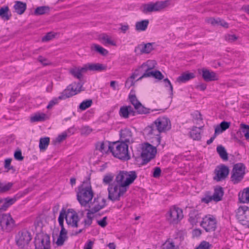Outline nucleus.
<instances>
[{
  "label": "nucleus",
  "instance_id": "nucleus-50",
  "mask_svg": "<svg viewBox=\"0 0 249 249\" xmlns=\"http://www.w3.org/2000/svg\"><path fill=\"white\" fill-rule=\"evenodd\" d=\"M162 249H176L174 243L172 242L166 241L162 245Z\"/></svg>",
  "mask_w": 249,
  "mask_h": 249
},
{
  "label": "nucleus",
  "instance_id": "nucleus-2",
  "mask_svg": "<svg viewBox=\"0 0 249 249\" xmlns=\"http://www.w3.org/2000/svg\"><path fill=\"white\" fill-rule=\"evenodd\" d=\"M156 62L154 60H148L145 63H143L137 70L139 73H142V76L138 80H141L143 78L153 77L155 79L159 80H162L164 78L163 74L159 71H152V70L155 68Z\"/></svg>",
  "mask_w": 249,
  "mask_h": 249
},
{
  "label": "nucleus",
  "instance_id": "nucleus-39",
  "mask_svg": "<svg viewBox=\"0 0 249 249\" xmlns=\"http://www.w3.org/2000/svg\"><path fill=\"white\" fill-rule=\"evenodd\" d=\"M216 150L223 160H228V153L223 146L221 145L218 146L216 148Z\"/></svg>",
  "mask_w": 249,
  "mask_h": 249
},
{
  "label": "nucleus",
  "instance_id": "nucleus-5",
  "mask_svg": "<svg viewBox=\"0 0 249 249\" xmlns=\"http://www.w3.org/2000/svg\"><path fill=\"white\" fill-rule=\"evenodd\" d=\"M169 5V0L149 2L142 5V12L144 14L160 12L168 7Z\"/></svg>",
  "mask_w": 249,
  "mask_h": 249
},
{
  "label": "nucleus",
  "instance_id": "nucleus-11",
  "mask_svg": "<svg viewBox=\"0 0 249 249\" xmlns=\"http://www.w3.org/2000/svg\"><path fill=\"white\" fill-rule=\"evenodd\" d=\"M246 167L242 163L235 164L232 170L231 180L234 184L240 182L245 174Z\"/></svg>",
  "mask_w": 249,
  "mask_h": 249
},
{
  "label": "nucleus",
  "instance_id": "nucleus-1",
  "mask_svg": "<svg viewBox=\"0 0 249 249\" xmlns=\"http://www.w3.org/2000/svg\"><path fill=\"white\" fill-rule=\"evenodd\" d=\"M135 171H122L116 175L114 181L108 185V198L112 201H118L137 178Z\"/></svg>",
  "mask_w": 249,
  "mask_h": 249
},
{
  "label": "nucleus",
  "instance_id": "nucleus-45",
  "mask_svg": "<svg viewBox=\"0 0 249 249\" xmlns=\"http://www.w3.org/2000/svg\"><path fill=\"white\" fill-rule=\"evenodd\" d=\"M92 103L91 100H87L83 101L79 106V108L82 110H84L90 107Z\"/></svg>",
  "mask_w": 249,
  "mask_h": 249
},
{
  "label": "nucleus",
  "instance_id": "nucleus-51",
  "mask_svg": "<svg viewBox=\"0 0 249 249\" xmlns=\"http://www.w3.org/2000/svg\"><path fill=\"white\" fill-rule=\"evenodd\" d=\"M37 60L43 66H48L51 64V62L50 61L42 56H39L37 58Z\"/></svg>",
  "mask_w": 249,
  "mask_h": 249
},
{
  "label": "nucleus",
  "instance_id": "nucleus-48",
  "mask_svg": "<svg viewBox=\"0 0 249 249\" xmlns=\"http://www.w3.org/2000/svg\"><path fill=\"white\" fill-rule=\"evenodd\" d=\"M212 200H213L212 196L210 195L209 192L207 193L205 195V196L201 198V201L202 202H204L206 204L209 203Z\"/></svg>",
  "mask_w": 249,
  "mask_h": 249
},
{
  "label": "nucleus",
  "instance_id": "nucleus-33",
  "mask_svg": "<svg viewBox=\"0 0 249 249\" xmlns=\"http://www.w3.org/2000/svg\"><path fill=\"white\" fill-rule=\"evenodd\" d=\"M17 200V198L16 197L13 198H9L7 197L3 199V201L4 202L1 206L0 210L2 211H5L6 209L13 204H14Z\"/></svg>",
  "mask_w": 249,
  "mask_h": 249
},
{
  "label": "nucleus",
  "instance_id": "nucleus-19",
  "mask_svg": "<svg viewBox=\"0 0 249 249\" xmlns=\"http://www.w3.org/2000/svg\"><path fill=\"white\" fill-rule=\"evenodd\" d=\"M215 176L213 179L217 181H220L227 178L229 173V169L227 166L222 165L215 169Z\"/></svg>",
  "mask_w": 249,
  "mask_h": 249
},
{
  "label": "nucleus",
  "instance_id": "nucleus-3",
  "mask_svg": "<svg viewBox=\"0 0 249 249\" xmlns=\"http://www.w3.org/2000/svg\"><path fill=\"white\" fill-rule=\"evenodd\" d=\"M108 149L114 157L121 160L127 161L131 158L128 152V145L124 142H113L108 146Z\"/></svg>",
  "mask_w": 249,
  "mask_h": 249
},
{
  "label": "nucleus",
  "instance_id": "nucleus-63",
  "mask_svg": "<svg viewBox=\"0 0 249 249\" xmlns=\"http://www.w3.org/2000/svg\"><path fill=\"white\" fill-rule=\"evenodd\" d=\"M134 83L132 80L127 79L125 82V86L127 88H130V87L134 85Z\"/></svg>",
  "mask_w": 249,
  "mask_h": 249
},
{
  "label": "nucleus",
  "instance_id": "nucleus-62",
  "mask_svg": "<svg viewBox=\"0 0 249 249\" xmlns=\"http://www.w3.org/2000/svg\"><path fill=\"white\" fill-rule=\"evenodd\" d=\"M66 237L59 235L56 241L57 245L58 246H62L64 244Z\"/></svg>",
  "mask_w": 249,
  "mask_h": 249
},
{
  "label": "nucleus",
  "instance_id": "nucleus-25",
  "mask_svg": "<svg viewBox=\"0 0 249 249\" xmlns=\"http://www.w3.org/2000/svg\"><path fill=\"white\" fill-rule=\"evenodd\" d=\"M224 195L223 188L220 186H217L215 188L214 193L212 195L213 200L215 202H218L222 200Z\"/></svg>",
  "mask_w": 249,
  "mask_h": 249
},
{
  "label": "nucleus",
  "instance_id": "nucleus-27",
  "mask_svg": "<svg viewBox=\"0 0 249 249\" xmlns=\"http://www.w3.org/2000/svg\"><path fill=\"white\" fill-rule=\"evenodd\" d=\"M200 218V214L197 211L193 210L190 212L189 221L192 225H196Z\"/></svg>",
  "mask_w": 249,
  "mask_h": 249
},
{
  "label": "nucleus",
  "instance_id": "nucleus-30",
  "mask_svg": "<svg viewBox=\"0 0 249 249\" xmlns=\"http://www.w3.org/2000/svg\"><path fill=\"white\" fill-rule=\"evenodd\" d=\"M89 70L91 71H104L107 69L106 65L100 63H89Z\"/></svg>",
  "mask_w": 249,
  "mask_h": 249
},
{
  "label": "nucleus",
  "instance_id": "nucleus-38",
  "mask_svg": "<svg viewBox=\"0 0 249 249\" xmlns=\"http://www.w3.org/2000/svg\"><path fill=\"white\" fill-rule=\"evenodd\" d=\"M50 8L48 6L37 7L35 10L34 14L36 15H42L48 13Z\"/></svg>",
  "mask_w": 249,
  "mask_h": 249
},
{
  "label": "nucleus",
  "instance_id": "nucleus-52",
  "mask_svg": "<svg viewBox=\"0 0 249 249\" xmlns=\"http://www.w3.org/2000/svg\"><path fill=\"white\" fill-rule=\"evenodd\" d=\"M96 149L101 152L105 151V145L104 142H99L96 144Z\"/></svg>",
  "mask_w": 249,
  "mask_h": 249
},
{
  "label": "nucleus",
  "instance_id": "nucleus-35",
  "mask_svg": "<svg viewBox=\"0 0 249 249\" xmlns=\"http://www.w3.org/2000/svg\"><path fill=\"white\" fill-rule=\"evenodd\" d=\"M47 119V116L46 114L43 113H37L31 117L32 122H41L45 121Z\"/></svg>",
  "mask_w": 249,
  "mask_h": 249
},
{
  "label": "nucleus",
  "instance_id": "nucleus-34",
  "mask_svg": "<svg viewBox=\"0 0 249 249\" xmlns=\"http://www.w3.org/2000/svg\"><path fill=\"white\" fill-rule=\"evenodd\" d=\"M154 43H147L146 44H141L139 46L140 51L142 53H149L153 49V45Z\"/></svg>",
  "mask_w": 249,
  "mask_h": 249
},
{
  "label": "nucleus",
  "instance_id": "nucleus-6",
  "mask_svg": "<svg viewBox=\"0 0 249 249\" xmlns=\"http://www.w3.org/2000/svg\"><path fill=\"white\" fill-rule=\"evenodd\" d=\"M65 218L68 225L73 227H77V223L79 221L77 213L72 210H68L67 213L64 211H61L58 217V222H64V219Z\"/></svg>",
  "mask_w": 249,
  "mask_h": 249
},
{
  "label": "nucleus",
  "instance_id": "nucleus-61",
  "mask_svg": "<svg viewBox=\"0 0 249 249\" xmlns=\"http://www.w3.org/2000/svg\"><path fill=\"white\" fill-rule=\"evenodd\" d=\"M163 81L165 83V87H169L170 88V90L171 91V94H173V88L168 78H166L164 79Z\"/></svg>",
  "mask_w": 249,
  "mask_h": 249
},
{
  "label": "nucleus",
  "instance_id": "nucleus-36",
  "mask_svg": "<svg viewBox=\"0 0 249 249\" xmlns=\"http://www.w3.org/2000/svg\"><path fill=\"white\" fill-rule=\"evenodd\" d=\"M239 200L240 202L243 203H248L249 202V188L245 189V191L241 194H239Z\"/></svg>",
  "mask_w": 249,
  "mask_h": 249
},
{
  "label": "nucleus",
  "instance_id": "nucleus-40",
  "mask_svg": "<svg viewBox=\"0 0 249 249\" xmlns=\"http://www.w3.org/2000/svg\"><path fill=\"white\" fill-rule=\"evenodd\" d=\"M9 9L8 6L2 7L0 8V17L5 20H9L10 15L8 14Z\"/></svg>",
  "mask_w": 249,
  "mask_h": 249
},
{
  "label": "nucleus",
  "instance_id": "nucleus-41",
  "mask_svg": "<svg viewBox=\"0 0 249 249\" xmlns=\"http://www.w3.org/2000/svg\"><path fill=\"white\" fill-rule=\"evenodd\" d=\"M100 38L104 44H109L113 46L115 45V43L111 40V37L106 34L101 35Z\"/></svg>",
  "mask_w": 249,
  "mask_h": 249
},
{
  "label": "nucleus",
  "instance_id": "nucleus-12",
  "mask_svg": "<svg viewBox=\"0 0 249 249\" xmlns=\"http://www.w3.org/2000/svg\"><path fill=\"white\" fill-rule=\"evenodd\" d=\"M236 217L242 225L249 227V208L246 206H240L236 212Z\"/></svg>",
  "mask_w": 249,
  "mask_h": 249
},
{
  "label": "nucleus",
  "instance_id": "nucleus-13",
  "mask_svg": "<svg viewBox=\"0 0 249 249\" xmlns=\"http://www.w3.org/2000/svg\"><path fill=\"white\" fill-rule=\"evenodd\" d=\"M183 217L182 210L178 207H174L168 212L167 219L168 221L173 224H177Z\"/></svg>",
  "mask_w": 249,
  "mask_h": 249
},
{
  "label": "nucleus",
  "instance_id": "nucleus-18",
  "mask_svg": "<svg viewBox=\"0 0 249 249\" xmlns=\"http://www.w3.org/2000/svg\"><path fill=\"white\" fill-rule=\"evenodd\" d=\"M106 200L105 198H94L93 202L90 203L89 205L90 209H88L87 211L94 213L104 207L106 205Z\"/></svg>",
  "mask_w": 249,
  "mask_h": 249
},
{
  "label": "nucleus",
  "instance_id": "nucleus-15",
  "mask_svg": "<svg viewBox=\"0 0 249 249\" xmlns=\"http://www.w3.org/2000/svg\"><path fill=\"white\" fill-rule=\"evenodd\" d=\"M32 239L31 233L26 231L19 232L16 237V242L18 246L22 248L28 245Z\"/></svg>",
  "mask_w": 249,
  "mask_h": 249
},
{
  "label": "nucleus",
  "instance_id": "nucleus-24",
  "mask_svg": "<svg viewBox=\"0 0 249 249\" xmlns=\"http://www.w3.org/2000/svg\"><path fill=\"white\" fill-rule=\"evenodd\" d=\"M206 21L208 23L211 24L213 26L220 25L226 28H228L229 27V24L227 22H226L225 20L219 18L216 19L213 18H209L206 20Z\"/></svg>",
  "mask_w": 249,
  "mask_h": 249
},
{
  "label": "nucleus",
  "instance_id": "nucleus-23",
  "mask_svg": "<svg viewBox=\"0 0 249 249\" xmlns=\"http://www.w3.org/2000/svg\"><path fill=\"white\" fill-rule=\"evenodd\" d=\"M119 114L122 117L127 118L130 114L134 115V111L130 106H123L120 109Z\"/></svg>",
  "mask_w": 249,
  "mask_h": 249
},
{
  "label": "nucleus",
  "instance_id": "nucleus-22",
  "mask_svg": "<svg viewBox=\"0 0 249 249\" xmlns=\"http://www.w3.org/2000/svg\"><path fill=\"white\" fill-rule=\"evenodd\" d=\"M120 142H124L126 143H129L130 141H132V132L128 129H124L120 131Z\"/></svg>",
  "mask_w": 249,
  "mask_h": 249
},
{
  "label": "nucleus",
  "instance_id": "nucleus-21",
  "mask_svg": "<svg viewBox=\"0 0 249 249\" xmlns=\"http://www.w3.org/2000/svg\"><path fill=\"white\" fill-rule=\"evenodd\" d=\"M202 76L206 82L216 81L219 79L218 75L215 72L205 69L202 70Z\"/></svg>",
  "mask_w": 249,
  "mask_h": 249
},
{
  "label": "nucleus",
  "instance_id": "nucleus-29",
  "mask_svg": "<svg viewBox=\"0 0 249 249\" xmlns=\"http://www.w3.org/2000/svg\"><path fill=\"white\" fill-rule=\"evenodd\" d=\"M195 77V75L194 73L184 72L178 77L177 81L178 83H185L192 79H193Z\"/></svg>",
  "mask_w": 249,
  "mask_h": 249
},
{
  "label": "nucleus",
  "instance_id": "nucleus-7",
  "mask_svg": "<svg viewBox=\"0 0 249 249\" xmlns=\"http://www.w3.org/2000/svg\"><path fill=\"white\" fill-rule=\"evenodd\" d=\"M82 87L83 85L80 82L72 83L61 93L59 99H66L78 94L84 90Z\"/></svg>",
  "mask_w": 249,
  "mask_h": 249
},
{
  "label": "nucleus",
  "instance_id": "nucleus-57",
  "mask_svg": "<svg viewBox=\"0 0 249 249\" xmlns=\"http://www.w3.org/2000/svg\"><path fill=\"white\" fill-rule=\"evenodd\" d=\"M107 217L105 216L103 217L102 219L98 220L97 223L99 225H100L102 228H105L107 225Z\"/></svg>",
  "mask_w": 249,
  "mask_h": 249
},
{
  "label": "nucleus",
  "instance_id": "nucleus-14",
  "mask_svg": "<svg viewBox=\"0 0 249 249\" xmlns=\"http://www.w3.org/2000/svg\"><path fill=\"white\" fill-rule=\"evenodd\" d=\"M200 225L207 232L214 231L216 228V221L213 216L206 215L203 218Z\"/></svg>",
  "mask_w": 249,
  "mask_h": 249
},
{
  "label": "nucleus",
  "instance_id": "nucleus-20",
  "mask_svg": "<svg viewBox=\"0 0 249 249\" xmlns=\"http://www.w3.org/2000/svg\"><path fill=\"white\" fill-rule=\"evenodd\" d=\"M131 103L134 106L139 114H147L149 112V109L144 107L137 99L136 95H130L129 96Z\"/></svg>",
  "mask_w": 249,
  "mask_h": 249
},
{
  "label": "nucleus",
  "instance_id": "nucleus-46",
  "mask_svg": "<svg viewBox=\"0 0 249 249\" xmlns=\"http://www.w3.org/2000/svg\"><path fill=\"white\" fill-rule=\"evenodd\" d=\"M226 41L230 43H232L237 40L238 36L234 34H226L224 36Z\"/></svg>",
  "mask_w": 249,
  "mask_h": 249
},
{
  "label": "nucleus",
  "instance_id": "nucleus-58",
  "mask_svg": "<svg viewBox=\"0 0 249 249\" xmlns=\"http://www.w3.org/2000/svg\"><path fill=\"white\" fill-rule=\"evenodd\" d=\"M161 169L160 167H155L154 169L153 177L155 178H158L160 177L161 174Z\"/></svg>",
  "mask_w": 249,
  "mask_h": 249
},
{
  "label": "nucleus",
  "instance_id": "nucleus-4",
  "mask_svg": "<svg viewBox=\"0 0 249 249\" xmlns=\"http://www.w3.org/2000/svg\"><path fill=\"white\" fill-rule=\"evenodd\" d=\"M94 196V192L89 181H84L82 185L78 187L77 199L82 206L89 204Z\"/></svg>",
  "mask_w": 249,
  "mask_h": 249
},
{
  "label": "nucleus",
  "instance_id": "nucleus-26",
  "mask_svg": "<svg viewBox=\"0 0 249 249\" xmlns=\"http://www.w3.org/2000/svg\"><path fill=\"white\" fill-rule=\"evenodd\" d=\"M14 9L15 12L21 15L24 13L26 9L27 5L26 3L20 1H16L14 5Z\"/></svg>",
  "mask_w": 249,
  "mask_h": 249
},
{
  "label": "nucleus",
  "instance_id": "nucleus-49",
  "mask_svg": "<svg viewBox=\"0 0 249 249\" xmlns=\"http://www.w3.org/2000/svg\"><path fill=\"white\" fill-rule=\"evenodd\" d=\"M71 73L73 75L74 77L80 79L82 77V74L81 73L79 68H74L71 69L70 71Z\"/></svg>",
  "mask_w": 249,
  "mask_h": 249
},
{
  "label": "nucleus",
  "instance_id": "nucleus-47",
  "mask_svg": "<svg viewBox=\"0 0 249 249\" xmlns=\"http://www.w3.org/2000/svg\"><path fill=\"white\" fill-rule=\"evenodd\" d=\"M113 180V176L111 174H107L104 177L103 182L105 184H111Z\"/></svg>",
  "mask_w": 249,
  "mask_h": 249
},
{
  "label": "nucleus",
  "instance_id": "nucleus-53",
  "mask_svg": "<svg viewBox=\"0 0 249 249\" xmlns=\"http://www.w3.org/2000/svg\"><path fill=\"white\" fill-rule=\"evenodd\" d=\"M92 131V129L89 126H84L81 127V132L82 135H88Z\"/></svg>",
  "mask_w": 249,
  "mask_h": 249
},
{
  "label": "nucleus",
  "instance_id": "nucleus-59",
  "mask_svg": "<svg viewBox=\"0 0 249 249\" xmlns=\"http://www.w3.org/2000/svg\"><path fill=\"white\" fill-rule=\"evenodd\" d=\"M14 157L18 160L21 161L23 160L24 157L22 156L20 150L17 151L14 153Z\"/></svg>",
  "mask_w": 249,
  "mask_h": 249
},
{
  "label": "nucleus",
  "instance_id": "nucleus-37",
  "mask_svg": "<svg viewBox=\"0 0 249 249\" xmlns=\"http://www.w3.org/2000/svg\"><path fill=\"white\" fill-rule=\"evenodd\" d=\"M50 143L49 137L41 138L39 140V147L40 151H44L47 148Z\"/></svg>",
  "mask_w": 249,
  "mask_h": 249
},
{
  "label": "nucleus",
  "instance_id": "nucleus-42",
  "mask_svg": "<svg viewBox=\"0 0 249 249\" xmlns=\"http://www.w3.org/2000/svg\"><path fill=\"white\" fill-rule=\"evenodd\" d=\"M91 49L103 55H106L108 54V51L99 45L94 44L91 46Z\"/></svg>",
  "mask_w": 249,
  "mask_h": 249
},
{
  "label": "nucleus",
  "instance_id": "nucleus-16",
  "mask_svg": "<svg viewBox=\"0 0 249 249\" xmlns=\"http://www.w3.org/2000/svg\"><path fill=\"white\" fill-rule=\"evenodd\" d=\"M155 126L161 133L165 132L171 129V124L170 120L165 117H160L157 118L154 122Z\"/></svg>",
  "mask_w": 249,
  "mask_h": 249
},
{
  "label": "nucleus",
  "instance_id": "nucleus-9",
  "mask_svg": "<svg viewBox=\"0 0 249 249\" xmlns=\"http://www.w3.org/2000/svg\"><path fill=\"white\" fill-rule=\"evenodd\" d=\"M144 132L149 139H154L151 141L153 145L158 146L160 144L161 141L160 134L161 132L158 129V127L155 126L154 122L145 127Z\"/></svg>",
  "mask_w": 249,
  "mask_h": 249
},
{
  "label": "nucleus",
  "instance_id": "nucleus-17",
  "mask_svg": "<svg viewBox=\"0 0 249 249\" xmlns=\"http://www.w3.org/2000/svg\"><path fill=\"white\" fill-rule=\"evenodd\" d=\"M14 225V221L10 214H4L0 217V226L7 231H11Z\"/></svg>",
  "mask_w": 249,
  "mask_h": 249
},
{
  "label": "nucleus",
  "instance_id": "nucleus-8",
  "mask_svg": "<svg viewBox=\"0 0 249 249\" xmlns=\"http://www.w3.org/2000/svg\"><path fill=\"white\" fill-rule=\"evenodd\" d=\"M156 146L148 143H144L142 145L141 157L144 164L147 163L154 158L157 153Z\"/></svg>",
  "mask_w": 249,
  "mask_h": 249
},
{
  "label": "nucleus",
  "instance_id": "nucleus-55",
  "mask_svg": "<svg viewBox=\"0 0 249 249\" xmlns=\"http://www.w3.org/2000/svg\"><path fill=\"white\" fill-rule=\"evenodd\" d=\"M11 159H6L4 161V168L7 169V171L11 169H14V167L11 166Z\"/></svg>",
  "mask_w": 249,
  "mask_h": 249
},
{
  "label": "nucleus",
  "instance_id": "nucleus-10",
  "mask_svg": "<svg viewBox=\"0 0 249 249\" xmlns=\"http://www.w3.org/2000/svg\"><path fill=\"white\" fill-rule=\"evenodd\" d=\"M35 249H51L50 237L49 235L39 233L35 239Z\"/></svg>",
  "mask_w": 249,
  "mask_h": 249
},
{
  "label": "nucleus",
  "instance_id": "nucleus-43",
  "mask_svg": "<svg viewBox=\"0 0 249 249\" xmlns=\"http://www.w3.org/2000/svg\"><path fill=\"white\" fill-rule=\"evenodd\" d=\"M13 183L8 182L4 184L0 182V193H3L8 191L13 186Z\"/></svg>",
  "mask_w": 249,
  "mask_h": 249
},
{
  "label": "nucleus",
  "instance_id": "nucleus-32",
  "mask_svg": "<svg viewBox=\"0 0 249 249\" xmlns=\"http://www.w3.org/2000/svg\"><path fill=\"white\" fill-rule=\"evenodd\" d=\"M231 123L225 121L222 122L219 125L215 127V134H218L229 128Z\"/></svg>",
  "mask_w": 249,
  "mask_h": 249
},
{
  "label": "nucleus",
  "instance_id": "nucleus-56",
  "mask_svg": "<svg viewBox=\"0 0 249 249\" xmlns=\"http://www.w3.org/2000/svg\"><path fill=\"white\" fill-rule=\"evenodd\" d=\"M61 99H59V96L57 98H55L52 100L50 101L49 104L48 105L47 108L48 109L51 108L54 105L57 104L58 103L59 100H61Z\"/></svg>",
  "mask_w": 249,
  "mask_h": 249
},
{
  "label": "nucleus",
  "instance_id": "nucleus-44",
  "mask_svg": "<svg viewBox=\"0 0 249 249\" xmlns=\"http://www.w3.org/2000/svg\"><path fill=\"white\" fill-rule=\"evenodd\" d=\"M93 214V213H91V212H89V211H88V213L87 214V218L84 220L83 222L84 223L85 228L89 227L92 224L93 217L91 216V215Z\"/></svg>",
  "mask_w": 249,
  "mask_h": 249
},
{
  "label": "nucleus",
  "instance_id": "nucleus-64",
  "mask_svg": "<svg viewBox=\"0 0 249 249\" xmlns=\"http://www.w3.org/2000/svg\"><path fill=\"white\" fill-rule=\"evenodd\" d=\"M93 245V242L92 241H89L87 244L85 245L84 249H92V246Z\"/></svg>",
  "mask_w": 249,
  "mask_h": 249
},
{
  "label": "nucleus",
  "instance_id": "nucleus-54",
  "mask_svg": "<svg viewBox=\"0 0 249 249\" xmlns=\"http://www.w3.org/2000/svg\"><path fill=\"white\" fill-rule=\"evenodd\" d=\"M55 36V35L53 34L52 32L48 33L45 36H44L42 38V41H48L51 39H52L53 38H54Z\"/></svg>",
  "mask_w": 249,
  "mask_h": 249
},
{
  "label": "nucleus",
  "instance_id": "nucleus-60",
  "mask_svg": "<svg viewBox=\"0 0 249 249\" xmlns=\"http://www.w3.org/2000/svg\"><path fill=\"white\" fill-rule=\"evenodd\" d=\"M67 137V134L66 132H63L60 135H59L56 138V140L58 142H61L66 139Z\"/></svg>",
  "mask_w": 249,
  "mask_h": 249
},
{
  "label": "nucleus",
  "instance_id": "nucleus-31",
  "mask_svg": "<svg viewBox=\"0 0 249 249\" xmlns=\"http://www.w3.org/2000/svg\"><path fill=\"white\" fill-rule=\"evenodd\" d=\"M149 24L148 19L142 20L137 22L135 24V29L138 31H144L147 28Z\"/></svg>",
  "mask_w": 249,
  "mask_h": 249
},
{
  "label": "nucleus",
  "instance_id": "nucleus-28",
  "mask_svg": "<svg viewBox=\"0 0 249 249\" xmlns=\"http://www.w3.org/2000/svg\"><path fill=\"white\" fill-rule=\"evenodd\" d=\"M201 127L194 126L190 132V136L194 140L199 141L201 139Z\"/></svg>",
  "mask_w": 249,
  "mask_h": 249
}]
</instances>
